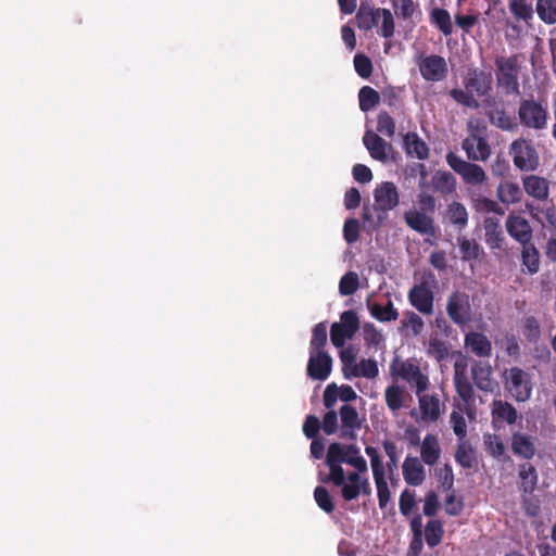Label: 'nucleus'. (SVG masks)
<instances>
[{"label":"nucleus","mask_w":556,"mask_h":556,"mask_svg":"<svg viewBox=\"0 0 556 556\" xmlns=\"http://www.w3.org/2000/svg\"><path fill=\"white\" fill-rule=\"evenodd\" d=\"M354 67L363 78L369 77L372 71L371 61L364 54H356L354 56Z\"/></svg>","instance_id":"60"},{"label":"nucleus","mask_w":556,"mask_h":556,"mask_svg":"<svg viewBox=\"0 0 556 556\" xmlns=\"http://www.w3.org/2000/svg\"><path fill=\"white\" fill-rule=\"evenodd\" d=\"M359 108L362 111L367 112L379 103V93L371 87L365 86L359 90Z\"/></svg>","instance_id":"46"},{"label":"nucleus","mask_w":556,"mask_h":556,"mask_svg":"<svg viewBox=\"0 0 556 556\" xmlns=\"http://www.w3.org/2000/svg\"><path fill=\"white\" fill-rule=\"evenodd\" d=\"M375 210L379 212L377 219H374L370 214V208L364 207L363 218L374 228L381 225L384 219L382 214L394 210L400 203V193L395 184L391 181H383L374 190Z\"/></svg>","instance_id":"3"},{"label":"nucleus","mask_w":556,"mask_h":556,"mask_svg":"<svg viewBox=\"0 0 556 556\" xmlns=\"http://www.w3.org/2000/svg\"><path fill=\"white\" fill-rule=\"evenodd\" d=\"M428 354L437 361H442L448 355V349L440 339L431 338L429 341Z\"/></svg>","instance_id":"58"},{"label":"nucleus","mask_w":556,"mask_h":556,"mask_svg":"<svg viewBox=\"0 0 556 556\" xmlns=\"http://www.w3.org/2000/svg\"><path fill=\"white\" fill-rule=\"evenodd\" d=\"M329 480L341 489L345 501L370 493L367 462L353 444L331 443L326 455Z\"/></svg>","instance_id":"1"},{"label":"nucleus","mask_w":556,"mask_h":556,"mask_svg":"<svg viewBox=\"0 0 556 556\" xmlns=\"http://www.w3.org/2000/svg\"><path fill=\"white\" fill-rule=\"evenodd\" d=\"M404 220L410 229L421 235L433 236L435 232L434 220L431 214L417 210V207L406 211L404 213Z\"/></svg>","instance_id":"12"},{"label":"nucleus","mask_w":556,"mask_h":556,"mask_svg":"<svg viewBox=\"0 0 556 556\" xmlns=\"http://www.w3.org/2000/svg\"><path fill=\"white\" fill-rule=\"evenodd\" d=\"M521 258L529 274L538 273L540 268V256L538 250L530 244V242L522 244Z\"/></svg>","instance_id":"42"},{"label":"nucleus","mask_w":556,"mask_h":556,"mask_svg":"<svg viewBox=\"0 0 556 556\" xmlns=\"http://www.w3.org/2000/svg\"><path fill=\"white\" fill-rule=\"evenodd\" d=\"M403 146L406 154L418 160H426L429 156V148L426 142L415 132L404 136Z\"/></svg>","instance_id":"26"},{"label":"nucleus","mask_w":556,"mask_h":556,"mask_svg":"<svg viewBox=\"0 0 556 556\" xmlns=\"http://www.w3.org/2000/svg\"><path fill=\"white\" fill-rule=\"evenodd\" d=\"M465 346L479 357H488L492 352L491 341L481 332L471 331L465 336Z\"/></svg>","instance_id":"22"},{"label":"nucleus","mask_w":556,"mask_h":556,"mask_svg":"<svg viewBox=\"0 0 556 556\" xmlns=\"http://www.w3.org/2000/svg\"><path fill=\"white\" fill-rule=\"evenodd\" d=\"M509 9L518 20L528 21L532 18V7L528 4L526 0H510Z\"/></svg>","instance_id":"50"},{"label":"nucleus","mask_w":556,"mask_h":556,"mask_svg":"<svg viewBox=\"0 0 556 556\" xmlns=\"http://www.w3.org/2000/svg\"><path fill=\"white\" fill-rule=\"evenodd\" d=\"M523 189L528 195L539 201H544L549 194L548 181L536 175H528L522 178Z\"/></svg>","instance_id":"21"},{"label":"nucleus","mask_w":556,"mask_h":556,"mask_svg":"<svg viewBox=\"0 0 556 556\" xmlns=\"http://www.w3.org/2000/svg\"><path fill=\"white\" fill-rule=\"evenodd\" d=\"M418 404L421 420L425 422H434L441 416V402L438 395L419 393Z\"/></svg>","instance_id":"20"},{"label":"nucleus","mask_w":556,"mask_h":556,"mask_svg":"<svg viewBox=\"0 0 556 556\" xmlns=\"http://www.w3.org/2000/svg\"><path fill=\"white\" fill-rule=\"evenodd\" d=\"M377 130L387 137H392L395 132L394 119L386 112L380 113L377 121Z\"/></svg>","instance_id":"57"},{"label":"nucleus","mask_w":556,"mask_h":556,"mask_svg":"<svg viewBox=\"0 0 556 556\" xmlns=\"http://www.w3.org/2000/svg\"><path fill=\"white\" fill-rule=\"evenodd\" d=\"M450 424L458 440H465L467 435V422L463 413L453 410L450 416Z\"/></svg>","instance_id":"52"},{"label":"nucleus","mask_w":556,"mask_h":556,"mask_svg":"<svg viewBox=\"0 0 556 556\" xmlns=\"http://www.w3.org/2000/svg\"><path fill=\"white\" fill-rule=\"evenodd\" d=\"M451 97L462 105L467 108H477L478 101L469 92L463 89L451 90Z\"/></svg>","instance_id":"62"},{"label":"nucleus","mask_w":556,"mask_h":556,"mask_svg":"<svg viewBox=\"0 0 556 556\" xmlns=\"http://www.w3.org/2000/svg\"><path fill=\"white\" fill-rule=\"evenodd\" d=\"M430 22L435 25L444 35H451L453 23L450 13L441 8H435L430 13Z\"/></svg>","instance_id":"40"},{"label":"nucleus","mask_w":556,"mask_h":556,"mask_svg":"<svg viewBox=\"0 0 556 556\" xmlns=\"http://www.w3.org/2000/svg\"><path fill=\"white\" fill-rule=\"evenodd\" d=\"M363 142L372 159L382 163L389 161L393 150L392 146L376 132L367 130L363 137Z\"/></svg>","instance_id":"15"},{"label":"nucleus","mask_w":556,"mask_h":556,"mask_svg":"<svg viewBox=\"0 0 556 556\" xmlns=\"http://www.w3.org/2000/svg\"><path fill=\"white\" fill-rule=\"evenodd\" d=\"M491 85L490 75L482 72H472L466 78V87L482 96L488 92Z\"/></svg>","instance_id":"39"},{"label":"nucleus","mask_w":556,"mask_h":556,"mask_svg":"<svg viewBox=\"0 0 556 556\" xmlns=\"http://www.w3.org/2000/svg\"><path fill=\"white\" fill-rule=\"evenodd\" d=\"M327 341V327L325 324H318L313 329L311 340V351H321Z\"/></svg>","instance_id":"55"},{"label":"nucleus","mask_w":556,"mask_h":556,"mask_svg":"<svg viewBox=\"0 0 556 556\" xmlns=\"http://www.w3.org/2000/svg\"><path fill=\"white\" fill-rule=\"evenodd\" d=\"M417 210L432 214L435 210V199L427 192H419L417 194Z\"/></svg>","instance_id":"64"},{"label":"nucleus","mask_w":556,"mask_h":556,"mask_svg":"<svg viewBox=\"0 0 556 556\" xmlns=\"http://www.w3.org/2000/svg\"><path fill=\"white\" fill-rule=\"evenodd\" d=\"M415 505V493L407 489L404 490L400 497V511L408 517L413 513Z\"/></svg>","instance_id":"59"},{"label":"nucleus","mask_w":556,"mask_h":556,"mask_svg":"<svg viewBox=\"0 0 556 556\" xmlns=\"http://www.w3.org/2000/svg\"><path fill=\"white\" fill-rule=\"evenodd\" d=\"M497 198L504 204H514L521 200L522 191L518 184L505 180L497 187Z\"/></svg>","instance_id":"34"},{"label":"nucleus","mask_w":556,"mask_h":556,"mask_svg":"<svg viewBox=\"0 0 556 556\" xmlns=\"http://www.w3.org/2000/svg\"><path fill=\"white\" fill-rule=\"evenodd\" d=\"M463 149L468 159L472 161H485L491 155L490 146L484 138L477 134H471L463 141Z\"/></svg>","instance_id":"16"},{"label":"nucleus","mask_w":556,"mask_h":556,"mask_svg":"<svg viewBox=\"0 0 556 556\" xmlns=\"http://www.w3.org/2000/svg\"><path fill=\"white\" fill-rule=\"evenodd\" d=\"M483 443L492 457L500 459L504 456L505 445L498 435L486 433L483 435Z\"/></svg>","instance_id":"48"},{"label":"nucleus","mask_w":556,"mask_h":556,"mask_svg":"<svg viewBox=\"0 0 556 556\" xmlns=\"http://www.w3.org/2000/svg\"><path fill=\"white\" fill-rule=\"evenodd\" d=\"M510 153L517 168L525 172L535 170L539 166V155L533 146L525 140H515L510 146Z\"/></svg>","instance_id":"10"},{"label":"nucleus","mask_w":556,"mask_h":556,"mask_svg":"<svg viewBox=\"0 0 556 556\" xmlns=\"http://www.w3.org/2000/svg\"><path fill=\"white\" fill-rule=\"evenodd\" d=\"M489 115L492 124L504 130H509L515 125L513 117L506 114L503 110H492Z\"/></svg>","instance_id":"54"},{"label":"nucleus","mask_w":556,"mask_h":556,"mask_svg":"<svg viewBox=\"0 0 556 556\" xmlns=\"http://www.w3.org/2000/svg\"><path fill=\"white\" fill-rule=\"evenodd\" d=\"M454 370V383L456 391L464 401H468L472 395V388L465 374V365L456 362Z\"/></svg>","instance_id":"36"},{"label":"nucleus","mask_w":556,"mask_h":556,"mask_svg":"<svg viewBox=\"0 0 556 556\" xmlns=\"http://www.w3.org/2000/svg\"><path fill=\"white\" fill-rule=\"evenodd\" d=\"M511 448L516 455L527 459L531 458L535 453L532 438L523 433L513 434Z\"/></svg>","instance_id":"33"},{"label":"nucleus","mask_w":556,"mask_h":556,"mask_svg":"<svg viewBox=\"0 0 556 556\" xmlns=\"http://www.w3.org/2000/svg\"><path fill=\"white\" fill-rule=\"evenodd\" d=\"M359 321L354 311H345L340 316V321L331 326L330 339L336 348H342L358 330Z\"/></svg>","instance_id":"8"},{"label":"nucleus","mask_w":556,"mask_h":556,"mask_svg":"<svg viewBox=\"0 0 556 556\" xmlns=\"http://www.w3.org/2000/svg\"><path fill=\"white\" fill-rule=\"evenodd\" d=\"M446 218L458 230H463L468 224V212L464 204L453 201L447 205Z\"/></svg>","instance_id":"30"},{"label":"nucleus","mask_w":556,"mask_h":556,"mask_svg":"<svg viewBox=\"0 0 556 556\" xmlns=\"http://www.w3.org/2000/svg\"><path fill=\"white\" fill-rule=\"evenodd\" d=\"M446 161L451 168L457 173L467 185L482 186L488 179L484 169L480 165L467 162L454 153H448Z\"/></svg>","instance_id":"4"},{"label":"nucleus","mask_w":556,"mask_h":556,"mask_svg":"<svg viewBox=\"0 0 556 556\" xmlns=\"http://www.w3.org/2000/svg\"><path fill=\"white\" fill-rule=\"evenodd\" d=\"M446 311L455 324L465 325L469 321L471 314L469 296L465 293L454 292L447 300Z\"/></svg>","instance_id":"11"},{"label":"nucleus","mask_w":556,"mask_h":556,"mask_svg":"<svg viewBox=\"0 0 556 556\" xmlns=\"http://www.w3.org/2000/svg\"><path fill=\"white\" fill-rule=\"evenodd\" d=\"M371 20L379 27L378 34L384 38H389L394 33V18L390 10L377 9L371 12Z\"/></svg>","instance_id":"28"},{"label":"nucleus","mask_w":556,"mask_h":556,"mask_svg":"<svg viewBox=\"0 0 556 556\" xmlns=\"http://www.w3.org/2000/svg\"><path fill=\"white\" fill-rule=\"evenodd\" d=\"M368 309L371 316L379 321H392L397 319L399 312L393 306V303L390 299L383 303H368Z\"/></svg>","instance_id":"32"},{"label":"nucleus","mask_w":556,"mask_h":556,"mask_svg":"<svg viewBox=\"0 0 556 556\" xmlns=\"http://www.w3.org/2000/svg\"><path fill=\"white\" fill-rule=\"evenodd\" d=\"M476 386L485 392H493L495 382L492 379V367L486 363H476L471 369Z\"/></svg>","instance_id":"25"},{"label":"nucleus","mask_w":556,"mask_h":556,"mask_svg":"<svg viewBox=\"0 0 556 556\" xmlns=\"http://www.w3.org/2000/svg\"><path fill=\"white\" fill-rule=\"evenodd\" d=\"M443 529L438 520H430L425 529L426 542L429 546H437L442 539Z\"/></svg>","instance_id":"49"},{"label":"nucleus","mask_w":556,"mask_h":556,"mask_svg":"<svg viewBox=\"0 0 556 556\" xmlns=\"http://www.w3.org/2000/svg\"><path fill=\"white\" fill-rule=\"evenodd\" d=\"M359 287V278L355 271H348L339 282V293L341 295H352Z\"/></svg>","instance_id":"47"},{"label":"nucleus","mask_w":556,"mask_h":556,"mask_svg":"<svg viewBox=\"0 0 556 556\" xmlns=\"http://www.w3.org/2000/svg\"><path fill=\"white\" fill-rule=\"evenodd\" d=\"M496 64V78L498 86L507 94L519 93V81L517 74V59L515 56H498L495 60Z\"/></svg>","instance_id":"6"},{"label":"nucleus","mask_w":556,"mask_h":556,"mask_svg":"<svg viewBox=\"0 0 556 556\" xmlns=\"http://www.w3.org/2000/svg\"><path fill=\"white\" fill-rule=\"evenodd\" d=\"M379 376V366L374 358H361L355 363L346 365L344 378L352 380L354 378H365L368 381L375 380Z\"/></svg>","instance_id":"14"},{"label":"nucleus","mask_w":556,"mask_h":556,"mask_svg":"<svg viewBox=\"0 0 556 556\" xmlns=\"http://www.w3.org/2000/svg\"><path fill=\"white\" fill-rule=\"evenodd\" d=\"M403 327L410 329L414 336H419L425 328L422 318L414 312H407L402 320Z\"/></svg>","instance_id":"53"},{"label":"nucleus","mask_w":556,"mask_h":556,"mask_svg":"<svg viewBox=\"0 0 556 556\" xmlns=\"http://www.w3.org/2000/svg\"><path fill=\"white\" fill-rule=\"evenodd\" d=\"M410 304L422 314H431L433 311V294L426 285L415 286L408 294Z\"/></svg>","instance_id":"19"},{"label":"nucleus","mask_w":556,"mask_h":556,"mask_svg":"<svg viewBox=\"0 0 556 556\" xmlns=\"http://www.w3.org/2000/svg\"><path fill=\"white\" fill-rule=\"evenodd\" d=\"M375 484H376V488H377V495H378L379 506L381 508H383V507L387 506V504L389 503L390 497H391V493H390V490H389V486H388V482H387L386 478H382V479H379V480H375Z\"/></svg>","instance_id":"63"},{"label":"nucleus","mask_w":556,"mask_h":556,"mask_svg":"<svg viewBox=\"0 0 556 556\" xmlns=\"http://www.w3.org/2000/svg\"><path fill=\"white\" fill-rule=\"evenodd\" d=\"M485 242L491 249H498L503 241V231L497 217H486L483 222Z\"/></svg>","instance_id":"29"},{"label":"nucleus","mask_w":556,"mask_h":556,"mask_svg":"<svg viewBox=\"0 0 556 556\" xmlns=\"http://www.w3.org/2000/svg\"><path fill=\"white\" fill-rule=\"evenodd\" d=\"M341 431L343 435L352 437L359 429L361 419L355 407L344 404L340 408Z\"/></svg>","instance_id":"27"},{"label":"nucleus","mask_w":556,"mask_h":556,"mask_svg":"<svg viewBox=\"0 0 556 556\" xmlns=\"http://www.w3.org/2000/svg\"><path fill=\"white\" fill-rule=\"evenodd\" d=\"M519 478L521 480L520 489L522 492L531 494L535 490L538 483L535 468L529 463L521 464L519 466Z\"/></svg>","instance_id":"37"},{"label":"nucleus","mask_w":556,"mask_h":556,"mask_svg":"<svg viewBox=\"0 0 556 556\" xmlns=\"http://www.w3.org/2000/svg\"><path fill=\"white\" fill-rule=\"evenodd\" d=\"M344 239L348 243H354L358 239L359 223L355 218L346 219L343 227Z\"/></svg>","instance_id":"61"},{"label":"nucleus","mask_w":556,"mask_h":556,"mask_svg":"<svg viewBox=\"0 0 556 556\" xmlns=\"http://www.w3.org/2000/svg\"><path fill=\"white\" fill-rule=\"evenodd\" d=\"M307 375L315 380H326L332 368L331 357L324 351H311Z\"/></svg>","instance_id":"13"},{"label":"nucleus","mask_w":556,"mask_h":556,"mask_svg":"<svg viewBox=\"0 0 556 556\" xmlns=\"http://www.w3.org/2000/svg\"><path fill=\"white\" fill-rule=\"evenodd\" d=\"M314 497L317 505L326 513H331L334 508L329 492L324 486H317L314 491Z\"/></svg>","instance_id":"56"},{"label":"nucleus","mask_w":556,"mask_h":556,"mask_svg":"<svg viewBox=\"0 0 556 556\" xmlns=\"http://www.w3.org/2000/svg\"><path fill=\"white\" fill-rule=\"evenodd\" d=\"M384 401L389 410L395 416L405 406L406 391L404 387L392 383L384 390Z\"/></svg>","instance_id":"24"},{"label":"nucleus","mask_w":556,"mask_h":556,"mask_svg":"<svg viewBox=\"0 0 556 556\" xmlns=\"http://www.w3.org/2000/svg\"><path fill=\"white\" fill-rule=\"evenodd\" d=\"M432 185L435 191L441 194H451L456 189V179L448 172H437L432 176Z\"/></svg>","instance_id":"38"},{"label":"nucleus","mask_w":556,"mask_h":556,"mask_svg":"<svg viewBox=\"0 0 556 556\" xmlns=\"http://www.w3.org/2000/svg\"><path fill=\"white\" fill-rule=\"evenodd\" d=\"M536 13L539 17L546 24L556 23V0H538Z\"/></svg>","instance_id":"44"},{"label":"nucleus","mask_w":556,"mask_h":556,"mask_svg":"<svg viewBox=\"0 0 556 556\" xmlns=\"http://www.w3.org/2000/svg\"><path fill=\"white\" fill-rule=\"evenodd\" d=\"M491 410L494 421H505L511 425L517 419V410L509 403L502 400L493 401Z\"/></svg>","instance_id":"35"},{"label":"nucleus","mask_w":556,"mask_h":556,"mask_svg":"<svg viewBox=\"0 0 556 556\" xmlns=\"http://www.w3.org/2000/svg\"><path fill=\"white\" fill-rule=\"evenodd\" d=\"M364 341L369 348L377 350L384 349V337L381 330L372 324H365L363 327Z\"/></svg>","instance_id":"43"},{"label":"nucleus","mask_w":556,"mask_h":556,"mask_svg":"<svg viewBox=\"0 0 556 556\" xmlns=\"http://www.w3.org/2000/svg\"><path fill=\"white\" fill-rule=\"evenodd\" d=\"M357 394L351 386L342 384L338 387L334 383L328 384L324 392V404L331 409L338 400L342 402H351L356 400Z\"/></svg>","instance_id":"18"},{"label":"nucleus","mask_w":556,"mask_h":556,"mask_svg":"<svg viewBox=\"0 0 556 556\" xmlns=\"http://www.w3.org/2000/svg\"><path fill=\"white\" fill-rule=\"evenodd\" d=\"M441 454L439 441L435 435L427 434L424 438L420 448L421 459L427 465H433L438 462Z\"/></svg>","instance_id":"31"},{"label":"nucleus","mask_w":556,"mask_h":556,"mask_svg":"<svg viewBox=\"0 0 556 556\" xmlns=\"http://www.w3.org/2000/svg\"><path fill=\"white\" fill-rule=\"evenodd\" d=\"M415 62L418 65L420 75L427 81H441L447 75V63L443 56L419 54L416 56Z\"/></svg>","instance_id":"9"},{"label":"nucleus","mask_w":556,"mask_h":556,"mask_svg":"<svg viewBox=\"0 0 556 556\" xmlns=\"http://www.w3.org/2000/svg\"><path fill=\"white\" fill-rule=\"evenodd\" d=\"M389 371L394 380H403L415 388L416 394L422 393L429 388V378L421 371L416 358L402 359L395 356L390 364Z\"/></svg>","instance_id":"2"},{"label":"nucleus","mask_w":556,"mask_h":556,"mask_svg":"<svg viewBox=\"0 0 556 556\" xmlns=\"http://www.w3.org/2000/svg\"><path fill=\"white\" fill-rule=\"evenodd\" d=\"M472 206L479 213L504 214L503 207L497 202L482 195L472 197Z\"/></svg>","instance_id":"45"},{"label":"nucleus","mask_w":556,"mask_h":556,"mask_svg":"<svg viewBox=\"0 0 556 556\" xmlns=\"http://www.w3.org/2000/svg\"><path fill=\"white\" fill-rule=\"evenodd\" d=\"M403 477L409 485H420L426 477L425 468L417 457H406L403 466Z\"/></svg>","instance_id":"23"},{"label":"nucleus","mask_w":556,"mask_h":556,"mask_svg":"<svg viewBox=\"0 0 556 556\" xmlns=\"http://www.w3.org/2000/svg\"><path fill=\"white\" fill-rule=\"evenodd\" d=\"M506 229L509 236L521 244L529 243L532 238L529 222L520 215H509L506 220Z\"/></svg>","instance_id":"17"},{"label":"nucleus","mask_w":556,"mask_h":556,"mask_svg":"<svg viewBox=\"0 0 556 556\" xmlns=\"http://www.w3.org/2000/svg\"><path fill=\"white\" fill-rule=\"evenodd\" d=\"M504 378L507 391L516 401L525 402L530 399L532 382L528 372L513 367L505 371Z\"/></svg>","instance_id":"5"},{"label":"nucleus","mask_w":556,"mask_h":556,"mask_svg":"<svg viewBox=\"0 0 556 556\" xmlns=\"http://www.w3.org/2000/svg\"><path fill=\"white\" fill-rule=\"evenodd\" d=\"M458 243L463 260L470 261L479 256L480 247L476 241L466 238H458Z\"/></svg>","instance_id":"51"},{"label":"nucleus","mask_w":556,"mask_h":556,"mask_svg":"<svg viewBox=\"0 0 556 556\" xmlns=\"http://www.w3.org/2000/svg\"><path fill=\"white\" fill-rule=\"evenodd\" d=\"M523 126L535 130L544 129L547 125V109L535 100H523L518 110Z\"/></svg>","instance_id":"7"},{"label":"nucleus","mask_w":556,"mask_h":556,"mask_svg":"<svg viewBox=\"0 0 556 556\" xmlns=\"http://www.w3.org/2000/svg\"><path fill=\"white\" fill-rule=\"evenodd\" d=\"M455 454L456 462L464 468H472L476 464V453L472 446L465 440H458Z\"/></svg>","instance_id":"41"}]
</instances>
